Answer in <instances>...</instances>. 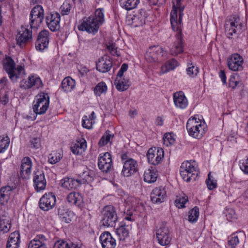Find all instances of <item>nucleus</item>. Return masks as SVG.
Here are the masks:
<instances>
[{
    "label": "nucleus",
    "mask_w": 248,
    "mask_h": 248,
    "mask_svg": "<svg viewBox=\"0 0 248 248\" xmlns=\"http://www.w3.org/2000/svg\"><path fill=\"white\" fill-rule=\"evenodd\" d=\"M225 33L230 39L237 38L245 30V24L238 15L232 16L225 24Z\"/></svg>",
    "instance_id": "nucleus-1"
},
{
    "label": "nucleus",
    "mask_w": 248,
    "mask_h": 248,
    "mask_svg": "<svg viewBox=\"0 0 248 248\" xmlns=\"http://www.w3.org/2000/svg\"><path fill=\"white\" fill-rule=\"evenodd\" d=\"M186 128L190 137L201 139L205 134L207 125L204 121H202L196 116H194L188 120Z\"/></svg>",
    "instance_id": "nucleus-2"
},
{
    "label": "nucleus",
    "mask_w": 248,
    "mask_h": 248,
    "mask_svg": "<svg viewBox=\"0 0 248 248\" xmlns=\"http://www.w3.org/2000/svg\"><path fill=\"white\" fill-rule=\"evenodd\" d=\"M2 64L4 70L13 82H16L17 79L25 74L24 66L20 65L16 67L14 61L9 56L6 57L2 60Z\"/></svg>",
    "instance_id": "nucleus-3"
},
{
    "label": "nucleus",
    "mask_w": 248,
    "mask_h": 248,
    "mask_svg": "<svg viewBox=\"0 0 248 248\" xmlns=\"http://www.w3.org/2000/svg\"><path fill=\"white\" fill-rule=\"evenodd\" d=\"M199 173L197 163L194 160L183 162L180 168V174L182 179L186 182L194 181Z\"/></svg>",
    "instance_id": "nucleus-4"
},
{
    "label": "nucleus",
    "mask_w": 248,
    "mask_h": 248,
    "mask_svg": "<svg viewBox=\"0 0 248 248\" xmlns=\"http://www.w3.org/2000/svg\"><path fill=\"white\" fill-rule=\"evenodd\" d=\"M182 0H174L173 1L172 10L170 15V21L171 26L174 29L181 27L182 18L184 16V6H182Z\"/></svg>",
    "instance_id": "nucleus-5"
},
{
    "label": "nucleus",
    "mask_w": 248,
    "mask_h": 248,
    "mask_svg": "<svg viewBox=\"0 0 248 248\" xmlns=\"http://www.w3.org/2000/svg\"><path fill=\"white\" fill-rule=\"evenodd\" d=\"M49 105V96L43 92L38 93L33 102V110L36 114L41 115L46 113Z\"/></svg>",
    "instance_id": "nucleus-6"
},
{
    "label": "nucleus",
    "mask_w": 248,
    "mask_h": 248,
    "mask_svg": "<svg viewBox=\"0 0 248 248\" xmlns=\"http://www.w3.org/2000/svg\"><path fill=\"white\" fill-rule=\"evenodd\" d=\"M99 27V25L95 21V18L93 16L83 17L78 26L79 31H85L93 35L97 32Z\"/></svg>",
    "instance_id": "nucleus-7"
},
{
    "label": "nucleus",
    "mask_w": 248,
    "mask_h": 248,
    "mask_svg": "<svg viewBox=\"0 0 248 248\" xmlns=\"http://www.w3.org/2000/svg\"><path fill=\"white\" fill-rule=\"evenodd\" d=\"M183 23H181V27L178 29H174L171 26L172 30L177 32L175 41L173 43L170 48V53L173 56H177L183 53L184 49V41L182 34Z\"/></svg>",
    "instance_id": "nucleus-8"
},
{
    "label": "nucleus",
    "mask_w": 248,
    "mask_h": 248,
    "mask_svg": "<svg viewBox=\"0 0 248 248\" xmlns=\"http://www.w3.org/2000/svg\"><path fill=\"white\" fill-rule=\"evenodd\" d=\"M101 222L103 226L107 227H114L117 221V215L114 208L111 205L105 206L102 212Z\"/></svg>",
    "instance_id": "nucleus-9"
},
{
    "label": "nucleus",
    "mask_w": 248,
    "mask_h": 248,
    "mask_svg": "<svg viewBox=\"0 0 248 248\" xmlns=\"http://www.w3.org/2000/svg\"><path fill=\"white\" fill-rule=\"evenodd\" d=\"M43 86L42 80L38 75L35 74L29 75L27 79H23L20 83V88L24 89H29L32 88L38 89Z\"/></svg>",
    "instance_id": "nucleus-10"
},
{
    "label": "nucleus",
    "mask_w": 248,
    "mask_h": 248,
    "mask_svg": "<svg viewBox=\"0 0 248 248\" xmlns=\"http://www.w3.org/2000/svg\"><path fill=\"white\" fill-rule=\"evenodd\" d=\"M146 17V11L144 10L140 9L134 15L128 16L126 22L129 26L138 27L145 24Z\"/></svg>",
    "instance_id": "nucleus-11"
},
{
    "label": "nucleus",
    "mask_w": 248,
    "mask_h": 248,
    "mask_svg": "<svg viewBox=\"0 0 248 248\" xmlns=\"http://www.w3.org/2000/svg\"><path fill=\"white\" fill-rule=\"evenodd\" d=\"M156 236L158 243L161 246L168 245L170 242V232L166 224L162 223L156 231Z\"/></svg>",
    "instance_id": "nucleus-12"
},
{
    "label": "nucleus",
    "mask_w": 248,
    "mask_h": 248,
    "mask_svg": "<svg viewBox=\"0 0 248 248\" xmlns=\"http://www.w3.org/2000/svg\"><path fill=\"white\" fill-rule=\"evenodd\" d=\"M56 197L52 192L45 193L39 200V207L45 211L52 209L56 204Z\"/></svg>",
    "instance_id": "nucleus-13"
},
{
    "label": "nucleus",
    "mask_w": 248,
    "mask_h": 248,
    "mask_svg": "<svg viewBox=\"0 0 248 248\" xmlns=\"http://www.w3.org/2000/svg\"><path fill=\"white\" fill-rule=\"evenodd\" d=\"M32 31L23 26L16 36V44L20 47H23L32 40Z\"/></svg>",
    "instance_id": "nucleus-14"
},
{
    "label": "nucleus",
    "mask_w": 248,
    "mask_h": 248,
    "mask_svg": "<svg viewBox=\"0 0 248 248\" xmlns=\"http://www.w3.org/2000/svg\"><path fill=\"white\" fill-rule=\"evenodd\" d=\"M163 55V48L159 46H154L147 49L145 54V59L148 62H158L159 57Z\"/></svg>",
    "instance_id": "nucleus-15"
},
{
    "label": "nucleus",
    "mask_w": 248,
    "mask_h": 248,
    "mask_svg": "<svg viewBox=\"0 0 248 248\" xmlns=\"http://www.w3.org/2000/svg\"><path fill=\"white\" fill-rule=\"evenodd\" d=\"M227 62L228 67L232 71H238L243 69V58L238 53L230 55L228 58Z\"/></svg>",
    "instance_id": "nucleus-16"
},
{
    "label": "nucleus",
    "mask_w": 248,
    "mask_h": 248,
    "mask_svg": "<svg viewBox=\"0 0 248 248\" xmlns=\"http://www.w3.org/2000/svg\"><path fill=\"white\" fill-rule=\"evenodd\" d=\"M98 166L102 171L106 173L109 172L112 169L111 155L108 152L101 154L98 159Z\"/></svg>",
    "instance_id": "nucleus-17"
},
{
    "label": "nucleus",
    "mask_w": 248,
    "mask_h": 248,
    "mask_svg": "<svg viewBox=\"0 0 248 248\" xmlns=\"http://www.w3.org/2000/svg\"><path fill=\"white\" fill-rule=\"evenodd\" d=\"M164 151L162 148H150L147 153L148 161L154 165H158L164 157Z\"/></svg>",
    "instance_id": "nucleus-18"
},
{
    "label": "nucleus",
    "mask_w": 248,
    "mask_h": 248,
    "mask_svg": "<svg viewBox=\"0 0 248 248\" xmlns=\"http://www.w3.org/2000/svg\"><path fill=\"white\" fill-rule=\"evenodd\" d=\"M49 42V32L46 30L40 31L38 35L35 43V47L37 50L43 51L47 48Z\"/></svg>",
    "instance_id": "nucleus-19"
},
{
    "label": "nucleus",
    "mask_w": 248,
    "mask_h": 248,
    "mask_svg": "<svg viewBox=\"0 0 248 248\" xmlns=\"http://www.w3.org/2000/svg\"><path fill=\"white\" fill-rule=\"evenodd\" d=\"M60 20L61 16L57 12H51L47 14L46 17V25L50 30L52 31H57L60 29Z\"/></svg>",
    "instance_id": "nucleus-20"
},
{
    "label": "nucleus",
    "mask_w": 248,
    "mask_h": 248,
    "mask_svg": "<svg viewBox=\"0 0 248 248\" xmlns=\"http://www.w3.org/2000/svg\"><path fill=\"white\" fill-rule=\"evenodd\" d=\"M33 182L34 188L37 192H40L46 188V181L42 170H37L34 172Z\"/></svg>",
    "instance_id": "nucleus-21"
},
{
    "label": "nucleus",
    "mask_w": 248,
    "mask_h": 248,
    "mask_svg": "<svg viewBox=\"0 0 248 248\" xmlns=\"http://www.w3.org/2000/svg\"><path fill=\"white\" fill-rule=\"evenodd\" d=\"M32 162L28 156L24 157L21 161L20 175L23 179L29 178L32 171Z\"/></svg>",
    "instance_id": "nucleus-22"
},
{
    "label": "nucleus",
    "mask_w": 248,
    "mask_h": 248,
    "mask_svg": "<svg viewBox=\"0 0 248 248\" xmlns=\"http://www.w3.org/2000/svg\"><path fill=\"white\" fill-rule=\"evenodd\" d=\"M138 170V164L135 160L129 158L124 162L122 173L124 176L129 177Z\"/></svg>",
    "instance_id": "nucleus-23"
},
{
    "label": "nucleus",
    "mask_w": 248,
    "mask_h": 248,
    "mask_svg": "<svg viewBox=\"0 0 248 248\" xmlns=\"http://www.w3.org/2000/svg\"><path fill=\"white\" fill-rule=\"evenodd\" d=\"M165 187L159 186L153 189L151 194V199L154 203H160L165 201L167 197Z\"/></svg>",
    "instance_id": "nucleus-24"
},
{
    "label": "nucleus",
    "mask_w": 248,
    "mask_h": 248,
    "mask_svg": "<svg viewBox=\"0 0 248 248\" xmlns=\"http://www.w3.org/2000/svg\"><path fill=\"white\" fill-rule=\"evenodd\" d=\"M173 100L176 108L184 109L188 106V100L182 91H179L173 93Z\"/></svg>",
    "instance_id": "nucleus-25"
},
{
    "label": "nucleus",
    "mask_w": 248,
    "mask_h": 248,
    "mask_svg": "<svg viewBox=\"0 0 248 248\" xmlns=\"http://www.w3.org/2000/svg\"><path fill=\"white\" fill-rule=\"evenodd\" d=\"M102 248H115L116 240L108 232H103L99 237Z\"/></svg>",
    "instance_id": "nucleus-26"
},
{
    "label": "nucleus",
    "mask_w": 248,
    "mask_h": 248,
    "mask_svg": "<svg viewBox=\"0 0 248 248\" xmlns=\"http://www.w3.org/2000/svg\"><path fill=\"white\" fill-rule=\"evenodd\" d=\"M112 66V62L107 57H101L96 62V69L100 72L106 73L109 71Z\"/></svg>",
    "instance_id": "nucleus-27"
},
{
    "label": "nucleus",
    "mask_w": 248,
    "mask_h": 248,
    "mask_svg": "<svg viewBox=\"0 0 248 248\" xmlns=\"http://www.w3.org/2000/svg\"><path fill=\"white\" fill-rule=\"evenodd\" d=\"M60 184L63 188L70 190L79 187L81 184V182L78 179L66 177L61 180Z\"/></svg>",
    "instance_id": "nucleus-28"
},
{
    "label": "nucleus",
    "mask_w": 248,
    "mask_h": 248,
    "mask_svg": "<svg viewBox=\"0 0 248 248\" xmlns=\"http://www.w3.org/2000/svg\"><path fill=\"white\" fill-rule=\"evenodd\" d=\"M130 229V225L126 224L124 221L121 222L115 230L118 239L120 240H125L129 236Z\"/></svg>",
    "instance_id": "nucleus-29"
},
{
    "label": "nucleus",
    "mask_w": 248,
    "mask_h": 248,
    "mask_svg": "<svg viewBox=\"0 0 248 248\" xmlns=\"http://www.w3.org/2000/svg\"><path fill=\"white\" fill-rule=\"evenodd\" d=\"M46 241L44 235L38 234L30 242L28 248H46Z\"/></svg>",
    "instance_id": "nucleus-30"
},
{
    "label": "nucleus",
    "mask_w": 248,
    "mask_h": 248,
    "mask_svg": "<svg viewBox=\"0 0 248 248\" xmlns=\"http://www.w3.org/2000/svg\"><path fill=\"white\" fill-rule=\"evenodd\" d=\"M87 148L86 141L84 139L77 140L75 144L71 146V152L75 155L82 154Z\"/></svg>",
    "instance_id": "nucleus-31"
},
{
    "label": "nucleus",
    "mask_w": 248,
    "mask_h": 248,
    "mask_svg": "<svg viewBox=\"0 0 248 248\" xmlns=\"http://www.w3.org/2000/svg\"><path fill=\"white\" fill-rule=\"evenodd\" d=\"M179 63L175 59H171L167 61L161 67L160 74H164L170 71L174 70L179 66Z\"/></svg>",
    "instance_id": "nucleus-32"
},
{
    "label": "nucleus",
    "mask_w": 248,
    "mask_h": 248,
    "mask_svg": "<svg viewBox=\"0 0 248 248\" xmlns=\"http://www.w3.org/2000/svg\"><path fill=\"white\" fill-rule=\"evenodd\" d=\"M58 213L61 220L67 223H69L74 217V213L68 210L64 207L59 208Z\"/></svg>",
    "instance_id": "nucleus-33"
},
{
    "label": "nucleus",
    "mask_w": 248,
    "mask_h": 248,
    "mask_svg": "<svg viewBox=\"0 0 248 248\" xmlns=\"http://www.w3.org/2000/svg\"><path fill=\"white\" fill-rule=\"evenodd\" d=\"M19 233L15 232L11 233L7 244L6 248H18L19 246Z\"/></svg>",
    "instance_id": "nucleus-34"
},
{
    "label": "nucleus",
    "mask_w": 248,
    "mask_h": 248,
    "mask_svg": "<svg viewBox=\"0 0 248 248\" xmlns=\"http://www.w3.org/2000/svg\"><path fill=\"white\" fill-rule=\"evenodd\" d=\"M116 89L120 92L126 90L130 86L129 79L122 78H116L115 82Z\"/></svg>",
    "instance_id": "nucleus-35"
},
{
    "label": "nucleus",
    "mask_w": 248,
    "mask_h": 248,
    "mask_svg": "<svg viewBox=\"0 0 248 248\" xmlns=\"http://www.w3.org/2000/svg\"><path fill=\"white\" fill-rule=\"evenodd\" d=\"M75 80L70 77L65 78L62 82V90L67 93L71 92L75 88Z\"/></svg>",
    "instance_id": "nucleus-36"
},
{
    "label": "nucleus",
    "mask_w": 248,
    "mask_h": 248,
    "mask_svg": "<svg viewBox=\"0 0 248 248\" xmlns=\"http://www.w3.org/2000/svg\"><path fill=\"white\" fill-rule=\"evenodd\" d=\"M67 200L71 204L79 206L82 202V198L78 193L73 192L67 195Z\"/></svg>",
    "instance_id": "nucleus-37"
},
{
    "label": "nucleus",
    "mask_w": 248,
    "mask_h": 248,
    "mask_svg": "<svg viewBox=\"0 0 248 248\" xmlns=\"http://www.w3.org/2000/svg\"><path fill=\"white\" fill-rule=\"evenodd\" d=\"M157 177L156 170L151 169L146 170L144 173V181L148 183H152L156 181Z\"/></svg>",
    "instance_id": "nucleus-38"
},
{
    "label": "nucleus",
    "mask_w": 248,
    "mask_h": 248,
    "mask_svg": "<svg viewBox=\"0 0 248 248\" xmlns=\"http://www.w3.org/2000/svg\"><path fill=\"white\" fill-rule=\"evenodd\" d=\"M140 1V0H121L120 3L123 8L129 11L136 8Z\"/></svg>",
    "instance_id": "nucleus-39"
},
{
    "label": "nucleus",
    "mask_w": 248,
    "mask_h": 248,
    "mask_svg": "<svg viewBox=\"0 0 248 248\" xmlns=\"http://www.w3.org/2000/svg\"><path fill=\"white\" fill-rule=\"evenodd\" d=\"M73 11L74 7L73 4L67 1H64L59 9L61 14L63 16L69 15Z\"/></svg>",
    "instance_id": "nucleus-40"
},
{
    "label": "nucleus",
    "mask_w": 248,
    "mask_h": 248,
    "mask_svg": "<svg viewBox=\"0 0 248 248\" xmlns=\"http://www.w3.org/2000/svg\"><path fill=\"white\" fill-rule=\"evenodd\" d=\"M186 72L187 75L191 78L196 77L199 72V68L196 65L191 61L187 64Z\"/></svg>",
    "instance_id": "nucleus-41"
},
{
    "label": "nucleus",
    "mask_w": 248,
    "mask_h": 248,
    "mask_svg": "<svg viewBox=\"0 0 248 248\" xmlns=\"http://www.w3.org/2000/svg\"><path fill=\"white\" fill-rule=\"evenodd\" d=\"M30 15L35 17L44 19V10L43 7L40 5H38L34 6L31 9Z\"/></svg>",
    "instance_id": "nucleus-42"
},
{
    "label": "nucleus",
    "mask_w": 248,
    "mask_h": 248,
    "mask_svg": "<svg viewBox=\"0 0 248 248\" xmlns=\"http://www.w3.org/2000/svg\"><path fill=\"white\" fill-rule=\"evenodd\" d=\"M108 87L106 84L104 82L98 83L94 88V93L96 96H100L103 93H106Z\"/></svg>",
    "instance_id": "nucleus-43"
},
{
    "label": "nucleus",
    "mask_w": 248,
    "mask_h": 248,
    "mask_svg": "<svg viewBox=\"0 0 248 248\" xmlns=\"http://www.w3.org/2000/svg\"><path fill=\"white\" fill-rule=\"evenodd\" d=\"M199 217V209L195 206L188 212V220L191 223L197 222Z\"/></svg>",
    "instance_id": "nucleus-44"
},
{
    "label": "nucleus",
    "mask_w": 248,
    "mask_h": 248,
    "mask_svg": "<svg viewBox=\"0 0 248 248\" xmlns=\"http://www.w3.org/2000/svg\"><path fill=\"white\" fill-rule=\"evenodd\" d=\"M175 141L174 135L172 133H165L163 137L164 144L167 147L172 145Z\"/></svg>",
    "instance_id": "nucleus-45"
},
{
    "label": "nucleus",
    "mask_w": 248,
    "mask_h": 248,
    "mask_svg": "<svg viewBox=\"0 0 248 248\" xmlns=\"http://www.w3.org/2000/svg\"><path fill=\"white\" fill-rule=\"evenodd\" d=\"M104 12L103 8H98L95 10L94 16H93L95 18V21L97 22L100 26L105 21Z\"/></svg>",
    "instance_id": "nucleus-46"
},
{
    "label": "nucleus",
    "mask_w": 248,
    "mask_h": 248,
    "mask_svg": "<svg viewBox=\"0 0 248 248\" xmlns=\"http://www.w3.org/2000/svg\"><path fill=\"white\" fill-rule=\"evenodd\" d=\"M10 144V139L8 136H0V153H3Z\"/></svg>",
    "instance_id": "nucleus-47"
},
{
    "label": "nucleus",
    "mask_w": 248,
    "mask_h": 248,
    "mask_svg": "<svg viewBox=\"0 0 248 248\" xmlns=\"http://www.w3.org/2000/svg\"><path fill=\"white\" fill-rule=\"evenodd\" d=\"M113 137L114 135L110 134V132L109 131H106L98 143L99 145L100 146H104L108 143Z\"/></svg>",
    "instance_id": "nucleus-48"
},
{
    "label": "nucleus",
    "mask_w": 248,
    "mask_h": 248,
    "mask_svg": "<svg viewBox=\"0 0 248 248\" xmlns=\"http://www.w3.org/2000/svg\"><path fill=\"white\" fill-rule=\"evenodd\" d=\"M43 19L30 15V26L31 29H37L42 24Z\"/></svg>",
    "instance_id": "nucleus-49"
},
{
    "label": "nucleus",
    "mask_w": 248,
    "mask_h": 248,
    "mask_svg": "<svg viewBox=\"0 0 248 248\" xmlns=\"http://www.w3.org/2000/svg\"><path fill=\"white\" fill-rule=\"evenodd\" d=\"M206 184L208 188L212 190L217 187V181L214 178L211 176V173L209 172L208 175V179L206 180Z\"/></svg>",
    "instance_id": "nucleus-50"
},
{
    "label": "nucleus",
    "mask_w": 248,
    "mask_h": 248,
    "mask_svg": "<svg viewBox=\"0 0 248 248\" xmlns=\"http://www.w3.org/2000/svg\"><path fill=\"white\" fill-rule=\"evenodd\" d=\"M228 244L231 248H235L239 243V239L235 233L228 237Z\"/></svg>",
    "instance_id": "nucleus-51"
},
{
    "label": "nucleus",
    "mask_w": 248,
    "mask_h": 248,
    "mask_svg": "<svg viewBox=\"0 0 248 248\" xmlns=\"http://www.w3.org/2000/svg\"><path fill=\"white\" fill-rule=\"evenodd\" d=\"M95 121L90 120L87 116H84L82 120V125L84 128L90 129L93 128V125L94 124Z\"/></svg>",
    "instance_id": "nucleus-52"
},
{
    "label": "nucleus",
    "mask_w": 248,
    "mask_h": 248,
    "mask_svg": "<svg viewBox=\"0 0 248 248\" xmlns=\"http://www.w3.org/2000/svg\"><path fill=\"white\" fill-rule=\"evenodd\" d=\"M62 156L60 154L53 152L49 155L48 162L50 164H54L59 162Z\"/></svg>",
    "instance_id": "nucleus-53"
},
{
    "label": "nucleus",
    "mask_w": 248,
    "mask_h": 248,
    "mask_svg": "<svg viewBox=\"0 0 248 248\" xmlns=\"http://www.w3.org/2000/svg\"><path fill=\"white\" fill-rule=\"evenodd\" d=\"M224 213L229 221H232L236 218L235 211L232 208L227 209Z\"/></svg>",
    "instance_id": "nucleus-54"
},
{
    "label": "nucleus",
    "mask_w": 248,
    "mask_h": 248,
    "mask_svg": "<svg viewBox=\"0 0 248 248\" xmlns=\"http://www.w3.org/2000/svg\"><path fill=\"white\" fill-rule=\"evenodd\" d=\"M187 198L186 197H182L177 198L175 200V204L177 207L180 208L185 206V204L187 202Z\"/></svg>",
    "instance_id": "nucleus-55"
},
{
    "label": "nucleus",
    "mask_w": 248,
    "mask_h": 248,
    "mask_svg": "<svg viewBox=\"0 0 248 248\" xmlns=\"http://www.w3.org/2000/svg\"><path fill=\"white\" fill-rule=\"evenodd\" d=\"M10 227V224L0 219V232H2L3 233L7 232Z\"/></svg>",
    "instance_id": "nucleus-56"
},
{
    "label": "nucleus",
    "mask_w": 248,
    "mask_h": 248,
    "mask_svg": "<svg viewBox=\"0 0 248 248\" xmlns=\"http://www.w3.org/2000/svg\"><path fill=\"white\" fill-rule=\"evenodd\" d=\"M30 141L31 148L37 149L41 147V139L39 138H33Z\"/></svg>",
    "instance_id": "nucleus-57"
},
{
    "label": "nucleus",
    "mask_w": 248,
    "mask_h": 248,
    "mask_svg": "<svg viewBox=\"0 0 248 248\" xmlns=\"http://www.w3.org/2000/svg\"><path fill=\"white\" fill-rule=\"evenodd\" d=\"M240 169L246 174H248V157L240 162Z\"/></svg>",
    "instance_id": "nucleus-58"
},
{
    "label": "nucleus",
    "mask_w": 248,
    "mask_h": 248,
    "mask_svg": "<svg viewBox=\"0 0 248 248\" xmlns=\"http://www.w3.org/2000/svg\"><path fill=\"white\" fill-rule=\"evenodd\" d=\"M68 246L67 242L63 240H60L55 243L53 248H66Z\"/></svg>",
    "instance_id": "nucleus-59"
},
{
    "label": "nucleus",
    "mask_w": 248,
    "mask_h": 248,
    "mask_svg": "<svg viewBox=\"0 0 248 248\" xmlns=\"http://www.w3.org/2000/svg\"><path fill=\"white\" fill-rule=\"evenodd\" d=\"M107 48L112 55L117 56H119L117 53V47L115 44H109L107 46Z\"/></svg>",
    "instance_id": "nucleus-60"
},
{
    "label": "nucleus",
    "mask_w": 248,
    "mask_h": 248,
    "mask_svg": "<svg viewBox=\"0 0 248 248\" xmlns=\"http://www.w3.org/2000/svg\"><path fill=\"white\" fill-rule=\"evenodd\" d=\"M238 84V82L236 80L235 76L234 75H231L229 80V87L232 89H234Z\"/></svg>",
    "instance_id": "nucleus-61"
},
{
    "label": "nucleus",
    "mask_w": 248,
    "mask_h": 248,
    "mask_svg": "<svg viewBox=\"0 0 248 248\" xmlns=\"http://www.w3.org/2000/svg\"><path fill=\"white\" fill-rule=\"evenodd\" d=\"M127 69V64L125 63L123 64L117 73V78H122L123 76L124 73L126 71Z\"/></svg>",
    "instance_id": "nucleus-62"
},
{
    "label": "nucleus",
    "mask_w": 248,
    "mask_h": 248,
    "mask_svg": "<svg viewBox=\"0 0 248 248\" xmlns=\"http://www.w3.org/2000/svg\"><path fill=\"white\" fill-rule=\"evenodd\" d=\"M0 101L3 105H6L9 102V95L7 93H5L1 97H0Z\"/></svg>",
    "instance_id": "nucleus-63"
},
{
    "label": "nucleus",
    "mask_w": 248,
    "mask_h": 248,
    "mask_svg": "<svg viewBox=\"0 0 248 248\" xmlns=\"http://www.w3.org/2000/svg\"><path fill=\"white\" fill-rule=\"evenodd\" d=\"M68 246L66 248H81V245L69 241L68 242Z\"/></svg>",
    "instance_id": "nucleus-64"
}]
</instances>
